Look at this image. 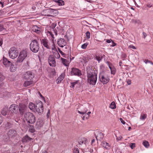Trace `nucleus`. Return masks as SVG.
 <instances>
[{
	"mask_svg": "<svg viewBox=\"0 0 153 153\" xmlns=\"http://www.w3.org/2000/svg\"><path fill=\"white\" fill-rule=\"evenodd\" d=\"M88 82L93 85L95 84L97 79V71L90 67L87 68Z\"/></svg>",
	"mask_w": 153,
	"mask_h": 153,
	"instance_id": "obj_1",
	"label": "nucleus"
},
{
	"mask_svg": "<svg viewBox=\"0 0 153 153\" xmlns=\"http://www.w3.org/2000/svg\"><path fill=\"white\" fill-rule=\"evenodd\" d=\"M48 33L49 35L51 36L52 38V42L51 44L49 43V40L45 38L40 39L41 43L42 45L47 49H52L54 48L53 41L54 39V35L51 32L48 31Z\"/></svg>",
	"mask_w": 153,
	"mask_h": 153,
	"instance_id": "obj_2",
	"label": "nucleus"
},
{
	"mask_svg": "<svg viewBox=\"0 0 153 153\" xmlns=\"http://www.w3.org/2000/svg\"><path fill=\"white\" fill-rule=\"evenodd\" d=\"M38 40L39 39L33 40L30 44V49L33 53H36L39 51V44Z\"/></svg>",
	"mask_w": 153,
	"mask_h": 153,
	"instance_id": "obj_3",
	"label": "nucleus"
},
{
	"mask_svg": "<svg viewBox=\"0 0 153 153\" xmlns=\"http://www.w3.org/2000/svg\"><path fill=\"white\" fill-rule=\"evenodd\" d=\"M24 117L25 119L28 123L33 124L36 121V117L32 113L27 112L25 114Z\"/></svg>",
	"mask_w": 153,
	"mask_h": 153,
	"instance_id": "obj_4",
	"label": "nucleus"
},
{
	"mask_svg": "<svg viewBox=\"0 0 153 153\" xmlns=\"http://www.w3.org/2000/svg\"><path fill=\"white\" fill-rule=\"evenodd\" d=\"M27 56V51L26 50H23L21 51L17 59V62H22Z\"/></svg>",
	"mask_w": 153,
	"mask_h": 153,
	"instance_id": "obj_5",
	"label": "nucleus"
},
{
	"mask_svg": "<svg viewBox=\"0 0 153 153\" xmlns=\"http://www.w3.org/2000/svg\"><path fill=\"white\" fill-rule=\"evenodd\" d=\"M99 78L100 81L103 84H106L109 82V79L108 76L104 73L99 74Z\"/></svg>",
	"mask_w": 153,
	"mask_h": 153,
	"instance_id": "obj_6",
	"label": "nucleus"
},
{
	"mask_svg": "<svg viewBox=\"0 0 153 153\" xmlns=\"http://www.w3.org/2000/svg\"><path fill=\"white\" fill-rule=\"evenodd\" d=\"M18 54V51L17 50H15L13 47L11 48L9 51V56L10 58L12 59L16 58Z\"/></svg>",
	"mask_w": 153,
	"mask_h": 153,
	"instance_id": "obj_7",
	"label": "nucleus"
},
{
	"mask_svg": "<svg viewBox=\"0 0 153 153\" xmlns=\"http://www.w3.org/2000/svg\"><path fill=\"white\" fill-rule=\"evenodd\" d=\"M35 111L38 113H41L43 111V106L42 102L40 101L36 102L35 105Z\"/></svg>",
	"mask_w": 153,
	"mask_h": 153,
	"instance_id": "obj_8",
	"label": "nucleus"
},
{
	"mask_svg": "<svg viewBox=\"0 0 153 153\" xmlns=\"http://www.w3.org/2000/svg\"><path fill=\"white\" fill-rule=\"evenodd\" d=\"M18 105L15 104H13L10 105L9 108V111L10 115H13L16 114L18 111Z\"/></svg>",
	"mask_w": 153,
	"mask_h": 153,
	"instance_id": "obj_9",
	"label": "nucleus"
},
{
	"mask_svg": "<svg viewBox=\"0 0 153 153\" xmlns=\"http://www.w3.org/2000/svg\"><path fill=\"white\" fill-rule=\"evenodd\" d=\"M19 111L21 115H22L26 110L27 107L26 105L22 103L19 104L18 107Z\"/></svg>",
	"mask_w": 153,
	"mask_h": 153,
	"instance_id": "obj_10",
	"label": "nucleus"
},
{
	"mask_svg": "<svg viewBox=\"0 0 153 153\" xmlns=\"http://www.w3.org/2000/svg\"><path fill=\"white\" fill-rule=\"evenodd\" d=\"M70 74L71 76H80L82 75V73L81 71L79 69L73 68L71 69Z\"/></svg>",
	"mask_w": 153,
	"mask_h": 153,
	"instance_id": "obj_11",
	"label": "nucleus"
},
{
	"mask_svg": "<svg viewBox=\"0 0 153 153\" xmlns=\"http://www.w3.org/2000/svg\"><path fill=\"white\" fill-rule=\"evenodd\" d=\"M34 77V75L32 72L28 71L23 74V77L25 79H32Z\"/></svg>",
	"mask_w": 153,
	"mask_h": 153,
	"instance_id": "obj_12",
	"label": "nucleus"
},
{
	"mask_svg": "<svg viewBox=\"0 0 153 153\" xmlns=\"http://www.w3.org/2000/svg\"><path fill=\"white\" fill-rule=\"evenodd\" d=\"M8 137V140L10 138H13L16 137L17 135L16 131L13 129H10L7 133Z\"/></svg>",
	"mask_w": 153,
	"mask_h": 153,
	"instance_id": "obj_13",
	"label": "nucleus"
},
{
	"mask_svg": "<svg viewBox=\"0 0 153 153\" xmlns=\"http://www.w3.org/2000/svg\"><path fill=\"white\" fill-rule=\"evenodd\" d=\"M48 62L50 65L52 67L56 66V61L55 58L52 56H50L48 59Z\"/></svg>",
	"mask_w": 153,
	"mask_h": 153,
	"instance_id": "obj_14",
	"label": "nucleus"
},
{
	"mask_svg": "<svg viewBox=\"0 0 153 153\" xmlns=\"http://www.w3.org/2000/svg\"><path fill=\"white\" fill-rule=\"evenodd\" d=\"M2 62L6 67H9L12 63L11 62L8 60L7 58H5L4 56L3 57V60L0 61V63H1Z\"/></svg>",
	"mask_w": 153,
	"mask_h": 153,
	"instance_id": "obj_15",
	"label": "nucleus"
},
{
	"mask_svg": "<svg viewBox=\"0 0 153 153\" xmlns=\"http://www.w3.org/2000/svg\"><path fill=\"white\" fill-rule=\"evenodd\" d=\"M57 44L59 46L61 47H63L66 45V41L63 38L59 39L57 42Z\"/></svg>",
	"mask_w": 153,
	"mask_h": 153,
	"instance_id": "obj_16",
	"label": "nucleus"
},
{
	"mask_svg": "<svg viewBox=\"0 0 153 153\" xmlns=\"http://www.w3.org/2000/svg\"><path fill=\"white\" fill-rule=\"evenodd\" d=\"M91 59V58L87 55L83 56L81 62L85 63H87L88 61Z\"/></svg>",
	"mask_w": 153,
	"mask_h": 153,
	"instance_id": "obj_17",
	"label": "nucleus"
},
{
	"mask_svg": "<svg viewBox=\"0 0 153 153\" xmlns=\"http://www.w3.org/2000/svg\"><path fill=\"white\" fill-rule=\"evenodd\" d=\"M33 84V81H25L24 83V85L25 87H27L29 86H32Z\"/></svg>",
	"mask_w": 153,
	"mask_h": 153,
	"instance_id": "obj_18",
	"label": "nucleus"
},
{
	"mask_svg": "<svg viewBox=\"0 0 153 153\" xmlns=\"http://www.w3.org/2000/svg\"><path fill=\"white\" fill-rule=\"evenodd\" d=\"M32 139L31 138L29 137L27 135H26L22 138V141L23 143H25L31 141Z\"/></svg>",
	"mask_w": 153,
	"mask_h": 153,
	"instance_id": "obj_19",
	"label": "nucleus"
},
{
	"mask_svg": "<svg viewBox=\"0 0 153 153\" xmlns=\"http://www.w3.org/2000/svg\"><path fill=\"white\" fill-rule=\"evenodd\" d=\"M87 143V139L85 137H82L79 139L78 141V143L80 145L83 144H85Z\"/></svg>",
	"mask_w": 153,
	"mask_h": 153,
	"instance_id": "obj_20",
	"label": "nucleus"
},
{
	"mask_svg": "<svg viewBox=\"0 0 153 153\" xmlns=\"http://www.w3.org/2000/svg\"><path fill=\"white\" fill-rule=\"evenodd\" d=\"M33 30L37 33H39L40 32V28L36 26H33L32 27Z\"/></svg>",
	"mask_w": 153,
	"mask_h": 153,
	"instance_id": "obj_21",
	"label": "nucleus"
},
{
	"mask_svg": "<svg viewBox=\"0 0 153 153\" xmlns=\"http://www.w3.org/2000/svg\"><path fill=\"white\" fill-rule=\"evenodd\" d=\"M43 124V122L42 120L37 121L36 122V128L39 129L42 126Z\"/></svg>",
	"mask_w": 153,
	"mask_h": 153,
	"instance_id": "obj_22",
	"label": "nucleus"
},
{
	"mask_svg": "<svg viewBox=\"0 0 153 153\" xmlns=\"http://www.w3.org/2000/svg\"><path fill=\"white\" fill-rule=\"evenodd\" d=\"M61 59L63 64L66 66H68L69 64V61L67 59L63 58H61Z\"/></svg>",
	"mask_w": 153,
	"mask_h": 153,
	"instance_id": "obj_23",
	"label": "nucleus"
},
{
	"mask_svg": "<svg viewBox=\"0 0 153 153\" xmlns=\"http://www.w3.org/2000/svg\"><path fill=\"white\" fill-rule=\"evenodd\" d=\"M101 145L104 147L108 149L110 148V145L108 143L105 141H103L102 142Z\"/></svg>",
	"mask_w": 153,
	"mask_h": 153,
	"instance_id": "obj_24",
	"label": "nucleus"
},
{
	"mask_svg": "<svg viewBox=\"0 0 153 153\" xmlns=\"http://www.w3.org/2000/svg\"><path fill=\"white\" fill-rule=\"evenodd\" d=\"M8 108L7 107H5L1 111V113L2 115L6 116L7 113Z\"/></svg>",
	"mask_w": 153,
	"mask_h": 153,
	"instance_id": "obj_25",
	"label": "nucleus"
},
{
	"mask_svg": "<svg viewBox=\"0 0 153 153\" xmlns=\"http://www.w3.org/2000/svg\"><path fill=\"white\" fill-rule=\"evenodd\" d=\"M104 137V135L101 132L100 133L98 134L96 137L97 140H102Z\"/></svg>",
	"mask_w": 153,
	"mask_h": 153,
	"instance_id": "obj_26",
	"label": "nucleus"
},
{
	"mask_svg": "<svg viewBox=\"0 0 153 153\" xmlns=\"http://www.w3.org/2000/svg\"><path fill=\"white\" fill-rule=\"evenodd\" d=\"M64 78V75L63 74H61L56 80L57 83H60Z\"/></svg>",
	"mask_w": 153,
	"mask_h": 153,
	"instance_id": "obj_27",
	"label": "nucleus"
},
{
	"mask_svg": "<svg viewBox=\"0 0 153 153\" xmlns=\"http://www.w3.org/2000/svg\"><path fill=\"white\" fill-rule=\"evenodd\" d=\"M29 108L33 111H35V105L32 102H30L28 106Z\"/></svg>",
	"mask_w": 153,
	"mask_h": 153,
	"instance_id": "obj_28",
	"label": "nucleus"
},
{
	"mask_svg": "<svg viewBox=\"0 0 153 153\" xmlns=\"http://www.w3.org/2000/svg\"><path fill=\"white\" fill-rule=\"evenodd\" d=\"M16 68H17L16 65L11 64L10 68V70L12 72H14L16 71Z\"/></svg>",
	"mask_w": 153,
	"mask_h": 153,
	"instance_id": "obj_29",
	"label": "nucleus"
},
{
	"mask_svg": "<svg viewBox=\"0 0 153 153\" xmlns=\"http://www.w3.org/2000/svg\"><path fill=\"white\" fill-rule=\"evenodd\" d=\"M78 112L80 114H82L83 115H84L83 117H82V120H84L86 118V117L88 115L87 114H86V112H81L79 111H78Z\"/></svg>",
	"mask_w": 153,
	"mask_h": 153,
	"instance_id": "obj_30",
	"label": "nucleus"
},
{
	"mask_svg": "<svg viewBox=\"0 0 153 153\" xmlns=\"http://www.w3.org/2000/svg\"><path fill=\"white\" fill-rule=\"evenodd\" d=\"M78 83V81H75L73 82H70L71 85L70 86V87L71 88H74L76 84H77Z\"/></svg>",
	"mask_w": 153,
	"mask_h": 153,
	"instance_id": "obj_31",
	"label": "nucleus"
},
{
	"mask_svg": "<svg viewBox=\"0 0 153 153\" xmlns=\"http://www.w3.org/2000/svg\"><path fill=\"white\" fill-rule=\"evenodd\" d=\"M55 2L57 3L58 4L59 6L63 5L64 4V1L62 0L55 1Z\"/></svg>",
	"mask_w": 153,
	"mask_h": 153,
	"instance_id": "obj_32",
	"label": "nucleus"
},
{
	"mask_svg": "<svg viewBox=\"0 0 153 153\" xmlns=\"http://www.w3.org/2000/svg\"><path fill=\"white\" fill-rule=\"evenodd\" d=\"M109 107L111 109H114L116 108V105L114 102H112L110 105Z\"/></svg>",
	"mask_w": 153,
	"mask_h": 153,
	"instance_id": "obj_33",
	"label": "nucleus"
},
{
	"mask_svg": "<svg viewBox=\"0 0 153 153\" xmlns=\"http://www.w3.org/2000/svg\"><path fill=\"white\" fill-rule=\"evenodd\" d=\"M109 68L111 70V74L114 75V74L116 73L115 68L114 67L112 68L111 66H109Z\"/></svg>",
	"mask_w": 153,
	"mask_h": 153,
	"instance_id": "obj_34",
	"label": "nucleus"
},
{
	"mask_svg": "<svg viewBox=\"0 0 153 153\" xmlns=\"http://www.w3.org/2000/svg\"><path fill=\"white\" fill-rule=\"evenodd\" d=\"M143 146L146 148H148L149 146V144L148 142L146 141H144L143 143Z\"/></svg>",
	"mask_w": 153,
	"mask_h": 153,
	"instance_id": "obj_35",
	"label": "nucleus"
},
{
	"mask_svg": "<svg viewBox=\"0 0 153 153\" xmlns=\"http://www.w3.org/2000/svg\"><path fill=\"white\" fill-rule=\"evenodd\" d=\"M5 127L6 129H8L10 127L11 123L8 122H6L5 124Z\"/></svg>",
	"mask_w": 153,
	"mask_h": 153,
	"instance_id": "obj_36",
	"label": "nucleus"
},
{
	"mask_svg": "<svg viewBox=\"0 0 153 153\" xmlns=\"http://www.w3.org/2000/svg\"><path fill=\"white\" fill-rule=\"evenodd\" d=\"M4 79V76L2 75H0V85H1L3 83V81Z\"/></svg>",
	"mask_w": 153,
	"mask_h": 153,
	"instance_id": "obj_37",
	"label": "nucleus"
},
{
	"mask_svg": "<svg viewBox=\"0 0 153 153\" xmlns=\"http://www.w3.org/2000/svg\"><path fill=\"white\" fill-rule=\"evenodd\" d=\"M95 59L96 60H97L99 62L102 59V56H96L95 57Z\"/></svg>",
	"mask_w": 153,
	"mask_h": 153,
	"instance_id": "obj_38",
	"label": "nucleus"
},
{
	"mask_svg": "<svg viewBox=\"0 0 153 153\" xmlns=\"http://www.w3.org/2000/svg\"><path fill=\"white\" fill-rule=\"evenodd\" d=\"M86 36L87 39H89L90 37V33L89 31H87L86 33Z\"/></svg>",
	"mask_w": 153,
	"mask_h": 153,
	"instance_id": "obj_39",
	"label": "nucleus"
},
{
	"mask_svg": "<svg viewBox=\"0 0 153 153\" xmlns=\"http://www.w3.org/2000/svg\"><path fill=\"white\" fill-rule=\"evenodd\" d=\"M146 117V115L145 114H143L140 116V119L142 120H144Z\"/></svg>",
	"mask_w": 153,
	"mask_h": 153,
	"instance_id": "obj_40",
	"label": "nucleus"
},
{
	"mask_svg": "<svg viewBox=\"0 0 153 153\" xmlns=\"http://www.w3.org/2000/svg\"><path fill=\"white\" fill-rule=\"evenodd\" d=\"M130 146L131 149H133L135 147V144L134 143H131L130 144Z\"/></svg>",
	"mask_w": 153,
	"mask_h": 153,
	"instance_id": "obj_41",
	"label": "nucleus"
},
{
	"mask_svg": "<svg viewBox=\"0 0 153 153\" xmlns=\"http://www.w3.org/2000/svg\"><path fill=\"white\" fill-rule=\"evenodd\" d=\"M55 57L57 58H59L60 57V56L58 52H57L55 54Z\"/></svg>",
	"mask_w": 153,
	"mask_h": 153,
	"instance_id": "obj_42",
	"label": "nucleus"
},
{
	"mask_svg": "<svg viewBox=\"0 0 153 153\" xmlns=\"http://www.w3.org/2000/svg\"><path fill=\"white\" fill-rule=\"evenodd\" d=\"M87 46V45L86 44H84L82 46L81 48L82 49H85Z\"/></svg>",
	"mask_w": 153,
	"mask_h": 153,
	"instance_id": "obj_43",
	"label": "nucleus"
},
{
	"mask_svg": "<svg viewBox=\"0 0 153 153\" xmlns=\"http://www.w3.org/2000/svg\"><path fill=\"white\" fill-rule=\"evenodd\" d=\"M150 61L148 59H145L144 60V62L146 64H147L148 63H149L150 62Z\"/></svg>",
	"mask_w": 153,
	"mask_h": 153,
	"instance_id": "obj_44",
	"label": "nucleus"
},
{
	"mask_svg": "<svg viewBox=\"0 0 153 153\" xmlns=\"http://www.w3.org/2000/svg\"><path fill=\"white\" fill-rule=\"evenodd\" d=\"M4 29L3 25H0V31H2Z\"/></svg>",
	"mask_w": 153,
	"mask_h": 153,
	"instance_id": "obj_45",
	"label": "nucleus"
},
{
	"mask_svg": "<svg viewBox=\"0 0 153 153\" xmlns=\"http://www.w3.org/2000/svg\"><path fill=\"white\" fill-rule=\"evenodd\" d=\"M58 50L59 51V52L62 55H65V54L59 48H58Z\"/></svg>",
	"mask_w": 153,
	"mask_h": 153,
	"instance_id": "obj_46",
	"label": "nucleus"
},
{
	"mask_svg": "<svg viewBox=\"0 0 153 153\" xmlns=\"http://www.w3.org/2000/svg\"><path fill=\"white\" fill-rule=\"evenodd\" d=\"M116 44L112 40L111 41V46L114 47L116 45Z\"/></svg>",
	"mask_w": 153,
	"mask_h": 153,
	"instance_id": "obj_47",
	"label": "nucleus"
},
{
	"mask_svg": "<svg viewBox=\"0 0 153 153\" xmlns=\"http://www.w3.org/2000/svg\"><path fill=\"white\" fill-rule=\"evenodd\" d=\"M120 120L123 124H125V122L123 120V119L122 118H120Z\"/></svg>",
	"mask_w": 153,
	"mask_h": 153,
	"instance_id": "obj_48",
	"label": "nucleus"
},
{
	"mask_svg": "<svg viewBox=\"0 0 153 153\" xmlns=\"http://www.w3.org/2000/svg\"><path fill=\"white\" fill-rule=\"evenodd\" d=\"M3 121V117L1 116V115L0 114V125L1 124Z\"/></svg>",
	"mask_w": 153,
	"mask_h": 153,
	"instance_id": "obj_49",
	"label": "nucleus"
},
{
	"mask_svg": "<svg viewBox=\"0 0 153 153\" xmlns=\"http://www.w3.org/2000/svg\"><path fill=\"white\" fill-rule=\"evenodd\" d=\"M91 113V111H89L88 112V113H86V114H88V115L87 116H86V119H88V118H89V114H90Z\"/></svg>",
	"mask_w": 153,
	"mask_h": 153,
	"instance_id": "obj_50",
	"label": "nucleus"
},
{
	"mask_svg": "<svg viewBox=\"0 0 153 153\" xmlns=\"http://www.w3.org/2000/svg\"><path fill=\"white\" fill-rule=\"evenodd\" d=\"M112 41V40H111V39H106V42L107 43H111V42Z\"/></svg>",
	"mask_w": 153,
	"mask_h": 153,
	"instance_id": "obj_51",
	"label": "nucleus"
},
{
	"mask_svg": "<svg viewBox=\"0 0 153 153\" xmlns=\"http://www.w3.org/2000/svg\"><path fill=\"white\" fill-rule=\"evenodd\" d=\"M143 37L145 39L147 36L145 32H143Z\"/></svg>",
	"mask_w": 153,
	"mask_h": 153,
	"instance_id": "obj_52",
	"label": "nucleus"
},
{
	"mask_svg": "<svg viewBox=\"0 0 153 153\" xmlns=\"http://www.w3.org/2000/svg\"><path fill=\"white\" fill-rule=\"evenodd\" d=\"M50 110L49 109H48V112H47V116L48 118L49 117V116L50 115Z\"/></svg>",
	"mask_w": 153,
	"mask_h": 153,
	"instance_id": "obj_53",
	"label": "nucleus"
},
{
	"mask_svg": "<svg viewBox=\"0 0 153 153\" xmlns=\"http://www.w3.org/2000/svg\"><path fill=\"white\" fill-rule=\"evenodd\" d=\"M129 47L130 48H132L133 49H135V46H133V45H130Z\"/></svg>",
	"mask_w": 153,
	"mask_h": 153,
	"instance_id": "obj_54",
	"label": "nucleus"
},
{
	"mask_svg": "<svg viewBox=\"0 0 153 153\" xmlns=\"http://www.w3.org/2000/svg\"><path fill=\"white\" fill-rule=\"evenodd\" d=\"M106 63L107 64L108 67L111 66L110 65H112L111 63L107 61L106 62Z\"/></svg>",
	"mask_w": 153,
	"mask_h": 153,
	"instance_id": "obj_55",
	"label": "nucleus"
},
{
	"mask_svg": "<svg viewBox=\"0 0 153 153\" xmlns=\"http://www.w3.org/2000/svg\"><path fill=\"white\" fill-rule=\"evenodd\" d=\"M75 153H79V151L78 149H76L74 150Z\"/></svg>",
	"mask_w": 153,
	"mask_h": 153,
	"instance_id": "obj_56",
	"label": "nucleus"
},
{
	"mask_svg": "<svg viewBox=\"0 0 153 153\" xmlns=\"http://www.w3.org/2000/svg\"><path fill=\"white\" fill-rule=\"evenodd\" d=\"M36 8V7L34 6H33L32 7V8L33 10H35V9Z\"/></svg>",
	"mask_w": 153,
	"mask_h": 153,
	"instance_id": "obj_57",
	"label": "nucleus"
},
{
	"mask_svg": "<svg viewBox=\"0 0 153 153\" xmlns=\"http://www.w3.org/2000/svg\"><path fill=\"white\" fill-rule=\"evenodd\" d=\"M30 131L32 133L34 132L35 131V130L33 128H32L31 130Z\"/></svg>",
	"mask_w": 153,
	"mask_h": 153,
	"instance_id": "obj_58",
	"label": "nucleus"
},
{
	"mask_svg": "<svg viewBox=\"0 0 153 153\" xmlns=\"http://www.w3.org/2000/svg\"><path fill=\"white\" fill-rule=\"evenodd\" d=\"M95 141V140L94 139L92 140L91 141V144H92Z\"/></svg>",
	"mask_w": 153,
	"mask_h": 153,
	"instance_id": "obj_59",
	"label": "nucleus"
},
{
	"mask_svg": "<svg viewBox=\"0 0 153 153\" xmlns=\"http://www.w3.org/2000/svg\"><path fill=\"white\" fill-rule=\"evenodd\" d=\"M54 31L55 35L57 36V32H56L54 30Z\"/></svg>",
	"mask_w": 153,
	"mask_h": 153,
	"instance_id": "obj_60",
	"label": "nucleus"
},
{
	"mask_svg": "<svg viewBox=\"0 0 153 153\" xmlns=\"http://www.w3.org/2000/svg\"><path fill=\"white\" fill-rule=\"evenodd\" d=\"M39 95H40V96L42 97V98H43V96H42V95L39 92Z\"/></svg>",
	"mask_w": 153,
	"mask_h": 153,
	"instance_id": "obj_61",
	"label": "nucleus"
},
{
	"mask_svg": "<svg viewBox=\"0 0 153 153\" xmlns=\"http://www.w3.org/2000/svg\"><path fill=\"white\" fill-rule=\"evenodd\" d=\"M122 62L121 61H120L119 62V65L120 66H121V65L122 64Z\"/></svg>",
	"mask_w": 153,
	"mask_h": 153,
	"instance_id": "obj_62",
	"label": "nucleus"
},
{
	"mask_svg": "<svg viewBox=\"0 0 153 153\" xmlns=\"http://www.w3.org/2000/svg\"><path fill=\"white\" fill-rule=\"evenodd\" d=\"M0 4H1L2 5V7H3V3H2V2L1 1H0Z\"/></svg>",
	"mask_w": 153,
	"mask_h": 153,
	"instance_id": "obj_63",
	"label": "nucleus"
},
{
	"mask_svg": "<svg viewBox=\"0 0 153 153\" xmlns=\"http://www.w3.org/2000/svg\"><path fill=\"white\" fill-rule=\"evenodd\" d=\"M42 153H47V152L46 151H44L42 152Z\"/></svg>",
	"mask_w": 153,
	"mask_h": 153,
	"instance_id": "obj_64",
	"label": "nucleus"
}]
</instances>
